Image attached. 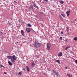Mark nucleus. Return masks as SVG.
Segmentation results:
<instances>
[{
  "label": "nucleus",
  "instance_id": "obj_1",
  "mask_svg": "<svg viewBox=\"0 0 77 77\" xmlns=\"http://www.w3.org/2000/svg\"><path fill=\"white\" fill-rule=\"evenodd\" d=\"M17 60V57L15 55H13L11 58V61L12 63H14Z\"/></svg>",
  "mask_w": 77,
  "mask_h": 77
},
{
  "label": "nucleus",
  "instance_id": "obj_2",
  "mask_svg": "<svg viewBox=\"0 0 77 77\" xmlns=\"http://www.w3.org/2000/svg\"><path fill=\"white\" fill-rule=\"evenodd\" d=\"M34 45L35 48H38V47H39L41 46V43L37 42H35L34 43Z\"/></svg>",
  "mask_w": 77,
  "mask_h": 77
},
{
  "label": "nucleus",
  "instance_id": "obj_3",
  "mask_svg": "<svg viewBox=\"0 0 77 77\" xmlns=\"http://www.w3.org/2000/svg\"><path fill=\"white\" fill-rule=\"evenodd\" d=\"M53 72L55 74L56 77H58V76H59V73L58 72L56 71L55 70H54Z\"/></svg>",
  "mask_w": 77,
  "mask_h": 77
},
{
  "label": "nucleus",
  "instance_id": "obj_4",
  "mask_svg": "<svg viewBox=\"0 0 77 77\" xmlns=\"http://www.w3.org/2000/svg\"><path fill=\"white\" fill-rule=\"evenodd\" d=\"M66 14H67V17H69V14H70V11H67L66 12Z\"/></svg>",
  "mask_w": 77,
  "mask_h": 77
},
{
  "label": "nucleus",
  "instance_id": "obj_5",
  "mask_svg": "<svg viewBox=\"0 0 77 77\" xmlns=\"http://www.w3.org/2000/svg\"><path fill=\"white\" fill-rule=\"evenodd\" d=\"M31 65L32 66H35V63L34 62H32L31 63Z\"/></svg>",
  "mask_w": 77,
  "mask_h": 77
},
{
  "label": "nucleus",
  "instance_id": "obj_6",
  "mask_svg": "<svg viewBox=\"0 0 77 77\" xmlns=\"http://www.w3.org/2000/svg\"><path fill=\"white\" fill-rule=\"evenodd\" d=\"M26 30L27 31V32H30V29L29 28H26Z\"/></svg>",
  "mask_w": 77,
  "mask_h": 77
},
{
  "label": "nucleus",
  "instance_id": "obj_7",
  "mask_svg": "<svg viewBox=\"0 0 77 77\" xmlns=\"http://www.w3.org/2000/svg\"><path fill=\"white\" fill-rule=\"evenodd\" d=\"M33 5H34V7H35V8H37V9H38V7H37L36 6V4H35V3H33Z\"/></svg>",
  "mask_w": 77,
  "mask_h": 77
},
{
  "label": "nucleus",
  "instance_id": "obj_8",
  "mask_svg": "<svg viewBox=\"0 0 77 77\" xmlns=\"http://www.w3.org/2000/svg\"><path fill=\"white\" fill-rule=\"evenodd\" d=\"M62 56V54L61 52L58 54V56Z\"/></svg>",
  "mask_w": 77,
  "mask_h": 77
},
{
  "label": "nucleus",
  "instance_id": "obj_9",
  "mask_svg": "<svg viewBox=\"0 0 77 77\" xmlns=\"http://www.w3.org/2000/svg\"><path fill=\"white\" fill-rule=\"evenodd\" d=\"M8 63L9 65H10V66H12V63L10 61H8Z\"/></svg>",
  "mask_w": 77,
  "mask_h": 77
},
{
  "label": "nucleus",
  "instance_id": "obj_10",
  "mask_svg": "<svg viewBox=\"0 0 77 77\" xmlns=\"http://www.w3.org/2000/svg\"><path fill=\"white\" fill-rule=\"evenodd\" d=\"M21 33L22 34L23 36H24V31L23 30H21Z\"/></svg>",
  "mask_w": 77,
  "mask_h": 77
},
{
  "label": "nucleus",
  "instance_id": "obj_11",
  "mask_svg": "<svg viewBox=\"0 0 77 77\" xmlns=\"http://www.w3.org/2000/svg\"><path fill=\"white\" fill-rule=\"evenodd\" d=\"M26 68L27 71H29L30 69H29V68L28 67V66H26Z\"/></svg>",
  "mask_w": 77,
  "mask_h": 77
},
{
  "label": "nucleus",
  "instance_id": "obj_12",
  "mask_svg": "<svg viewBox=\"0 0 77 77\" xmlns=\"http://www.w3.org/2000/svg\"><path fill=\"white\" fill-rule=\"evenodd\" d=\"M11 57L12 56H8L7 57V58H8V59H11Z\"/></svg>",
  "mask_w": 77,
  "mask_h": 77
},
{
  "label": "nucleus",
  "instance_id": "obj_13",
  "mask_svg": "<svg viewBox=\"0 0 77 77\" xmlns=\"http://www.w3.org/2000/svg\"><path fill=\"white\" fill-rule=\"evenodd\" d=\"M67 76H68V77H72V75H71L69 74H67Z\"/></svg>",
  "mask_w": 77,
  "mask_h": 77
},
{
  "label": "nucleus",
  "instance_id": "obj_14",
  "mask_svg": "<svg viewBox=\"0 0 77 77\" xmlns=\"http://www.w3.org/2000/svg\"><path fill=\"white\" fill-rule=\"evenodd\" d=\"M51 46V45L50 44V43H48L47 44V47H50Z\"/></svg>",
  "mask_w": 77,
  "mask_h": 77
},
{
  "label": "nucleus",
  "instance_id": "obj_15",
  "mask_svg": "<svg viewBox=\"0 0 77 77\" xmlns=\"http://www.w3.org/2000/svg\"><path fill=\"white\" fill-rule=\"evenodd\" d=\"M69 48H70V46H69L68 47H66V48L65 50H68V49Z\"/></svg>",
  "mask_w": 77,
  "mask_h": 77
},
{
  "label": "nucleus",
  "instance_id": "obj_16",
  "mask_svg": "<svg viewBox=\"0 0 77 77\" xmlns=\"http://www.w3.org/2000/svg\"><path fill=\"white\" fill-rule=\"evenodd\" d=\"M60 2L61 4H63V3H64V2H63V1H60Z\"/></svg>",
  "mask_w": 77,
  "mask_h": 77
},
{
  "label": "nucleus",
  "instance_id": "obj_17",
  "mask_svg": "<svg viewBox=\"0 0 77 77\" xmlns=\"http://www.w3.org/2000/svg\"><path fill=\"white\" fill-rule=\"evenodd\" d=\"M47 49L48 50H50V46H47Z\"/></svg>",
  "mask_w": 77,
  "mask_h": 77
},
{
  "label": "nucleus",
  "instance_id": "obj_18",
  "mask_svg": "<svg viewBox=\"0 0 77 77\" xmlns=\"http://www.w3.org/2000/svg\"><path fill=\"white\" fill-rule=\"evenodd\" d=\"M61 15L64 18H65V15L64 14H61Z\"/></svg>",
  "mask_w": 77,
  "mask_h": 77
},
{
  "label": "nucleus",
  "instance_id": "obj_19",
  "mask_svg": "<svg viewBox=\"0 0 77 77\" xmlns=\"http://www.w3.org/2000/svg\"><path fill=\"white\" fill-rule=\"evenodd\" d=\"M74 41H77V37H75L74 38Z\"/></svg>",
  "mask_w": 77,
  "mask_h": 77
},
{
  "label": "nucleus",
  "instance_id": "obj_20",
  "mask_svg": "<svg viewBox=\"0 0 77 77\" xmlns=\"http://www.w3.org/2000/svg\"><path fill=\"white\" fill-rule=\"evenodd\" d=\"M0 66H1V67H2V68H5V66H3L2 65H0Z\"/></svg>",
  "mask_w": 77,
  "mask_h": 77
},
{
  "label": "nucleus",
  "instance_id": "obj_21",
  "mask_svg": "<svg viewBox=\"0 0 77 77\" xmlns=\"http://www.w3.org/2000/svg\"><path fill=\"white\" fill-rule=\"evenodd\" d=\"M27 25L28 26H29V27H31V25L30 23H28L27 24Z\"/></svg>",
  "mask_w": 77,
  "mask_h": 77
},
{
  "label": "nucleus",
  "instance_id": "obj_22",
  "mask_svg": "<svg viewBox=\"0 0 77 77\" xmlns=\"http://www.w3.org/2000/svg\"><path fill=\"white\" fill-rule=\"evenodd\" d=\"M21 74H22V73H21V72H19L18 73V75H21Z\"/></svg>",
  "mask_w": 77,
  "mask_h": 77
},
{
  "label": "nucleus",
  "instance_id": "obj_23",
  "mask_svg": "<svg viewBox=\"0 0 77 77\" xmlns=\"http://www.w3.org/2000/svg\"><path fill=\"white\" fill-rule=\"evenodd\" d=\"M32 8V9H33V8L31 7H30L29 8V10H31V8Z\"/></svg>",
  "mask_w": 77,
  "mask_h": 77
},
{
  "label": "nucleus",
  "instance_id": "obj_24",
  "mask_svg": "<svg viewBox=\"0 0 77 77\" xmlns=\"http://www.w3.org/2000/svg\"><path fill=\"white\" fill-rule=\"evenodd\" d=\"M2 34H3V33L1 32H0V35H2Z\"/></svg>",
  "mask_w": 77,
  "mask_h": 77
},
{
  "label": "nucleus",
  "instance_id": "obj_25",
  "mask_svg": "<svg viewBox=\"0 0 77 77\" xmlns=\"http://www.w3.org/2000/svg\"><path fill=\"white\" fill-rule=\"evenodd\" d=\"M68 30H69V28H67V31H68Z\"/></svg>",
  "mask_w": 77,
  "mask_h": 77
},
{
  "label": "nucleus",
  "instance_id": "obj_26",
  "mask_svg": "<svg viewBox=\"0 0 77 77\" xmlns=\"http://www.w3.org/2000/svg\"><path fill=\"white\" fill-rule=\"evenodd\" d=\"M60 39L61 40H62V37H60Z\"/></svg>",
  "mask_w": 77,
  "mask_h": 77
},
{
  "label": "nucleus",
  "instance_id": "obj_27",
  "mask_svg": "<svg viewBox=\"0 0 77 77\" xmlns=\"http://www.w3.org/2000/svg\"><path fill=\"white\" fill-rule=\"evenodd\" d=\"M60 19L61 20H63V19L62 17H60Z\"/></svg>",
  "mask_w": 77,
  "mask_h": 77
},
{
  "label": "nucleus",
  "instance_id": "obj_28",
  "mask_svg": "<svg viewBox=\"0 0 77 77\" xmlns=\"http://www.w3.org/2000/svg\"><path fill=\"white\" fill-rule=\"evenodd\" d=\"M59 61V60H56V62H58Z\"/></svg>",
  "mask_w": 77,
  "mask_h": 77
},
{
  "label": "nucleus",
  "instance_id": "obj_29",
  "mask_svg": "<svg viewBox=\"0 0 77 77\" xmlns=\"http://www.w3.org/2000/svg\"><path fill=\"white\" fill-rule=\"evenodd\" d=\"M75 63L77 64V60H75Z\"/></svg>",
  "mask_w": 77,
  "mask_h": 77
},
{
  "label": "nucleus",
  "instance_id": "obj_30",
  "mask_svg": "<svg viewBox=\"0 0 77 77\" xmlns=\"http://www.w3.org/2000/svg\"><path fill=\"white\" fill-rule=\"evenodd\" d=\"M23 71H26V69H24V68H23Z\"/></svg>",
  "mask_w": 77,
  "mask_h": 77
},
{
  "label": "nucleus",
  "instance_id": "obj_31",
  "mask_svg": "<svg viewBox=\"0 0 77 77\" xmlns=\"http://www.w3.org/2000/svg\"><path fill=\"white\" fill-rule=\"evenodd\" d=\"M58 63H59V64H60V61H59V62H58Z\"/></svg>",
  "mask_w": 77,
  "mask_h": 77
},
{
  "label": "nucleus",
  "instance_id": "obj_32",
  "mask_svg": "<svg viewBox=\"0 0 77 77\" xmlns=\"http://www.w3.org/2000/svg\"><path fill=\"white\" fill-rule=\"evenodd\" d=\"M16 44H18V42H17L16 43Z\"/></svg>",
  "mask_w": 77,
  "mask_h": 77
},
{
  "label": "nucleus",
  "instance_id": "obj_33",
  "mask_svg": "<svg viewBox=\"0 0 77 77\" xmlns=\"http://www.w3.org/2000/svg\"><path fill=\"white\" fill-rule=\"evenodd\" d=\"M4 74H6L7 73H6V72H5Z\"/></svg>",
  "mask_w": 77,
  "mask_h": 77
},
{
  "label": "nucleus",
  "instance_id": "obj_34",
  "mask_svg": "<svg viewBox=\"0 0 77 77\" xmlns=\"http://www.w3.org/2000/svg\"><path fill=\"white\" fill-rule=\"evenodd\" d=\"M63 32H61V34H63Z\"/></svg>",
  "mask_w": 77,
  "mask_h": 77
},
{
  "label": "nucleus",
  "instance_id": "obj_35",
  "mask_svg": "<svg viewBox=\"0 0 77 77\" xmlns=\"http://www.w3.org/2000/svg\"><path fill=\"white\" fill-rule=\"evenodd\" d=\"M14 3H17V2L16 1H14Z\"/></svg>",
  "mask_w": 77,
  "mask_h": 77
},
{
  "label": "nucleus",
  "instance_id": "obj_36",
  "mask_svg": "<svg viewBox=\"0 0 77 77\" xmlns=\"http://www.w3.org/2000/svg\"><path fill=\"white\" fill-rule=\"evenodd\" d=\"M66 69H68V67H66Z\"/></svg>",
  "mask_w": 77,
  "mask_h": 77
},
{
  "label": "nucleus",
  "instance_id": "obj_37",
  "mask_svg": "<svg viewBox=\"0 0 77 77\" xmlns=\"http://www.w3.org/2000/svg\"><path fill=\"white\" fill-rule=\"evenodd\" d=\"M9 24H10V25H11V23L10 22Z\"/></svg>",
  "mask_w": 77,
  "mask_h": 77
},
{
  "label": "nucleus",
  "instance_id": "obj_38",
  "mask_svg": "<svg viewBox=\"0 0 77 77\" xmlns=\"http://www.w3.org/2000/svg\"><path fill=\"white\" fill-rule=\"evenodd\" d=\"M45 1H46V2H48V0H45Z\"/></svg>",
  "mask_w": 77,
  "mask_h": 77
}]
</instances>
